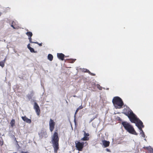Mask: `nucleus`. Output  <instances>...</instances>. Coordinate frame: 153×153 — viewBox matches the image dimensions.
Returning a JSON list of instances; mask_svg holds the SVG:
<instances>
[{
    "mask_svg": "<svg viewBox=\"0 0 153 153\" xmlns=\"http://www.w3.org/2000/svg\"><path fill=\"white\" fill-rule=\"evenodd\" d=\"M126 115L127 116L131 123H135L136 126L139 130H141L144 127L142 122L133 113L131 110L128 111Z\"/></svg>",
    "mask_w": 153,
    "mask_h": 153,
    "instance_id": "nucleus-1",
    "label": "nucleus"
},
{
    "mask_svg": "<svg viewBox=\"0 0 153 153\" xmlns=\"http://www.w3.org/2000/svg\"><path fill=\"white\" fill-rule=\"evenodd\" d=\"M58 131V130L56 129L51 136V141L55 153L57 152L59 149V137Z\"/></svg>",
    "mask_w": 153,
    "mask_h": 153,
    "instance_id": "nucleus-2",
    "label": "nucleus"
},
{
    "mask_svg": "<svg viewBox=\"0 0 153 153\" xmlns=\"http://www.w3.org/2000/svg\"><path fill=\"white\" fill-rule=\"evenodd\" d=\"M122 124L124 128L129 133L136 135H137L133 127L129 123L124 121L122 122Z\"/></svg>",
    "mask_w": 153,
    "mask_h": 153,
    "instance_id": "nucleus-3",
    "label": "nucleus"
},
{
    "mask_svg": "<svg viewBox=\"0 0 153 153\" xmlns=\"http://www.w3.org/2000/svg\"><path fill=\"white\" fill-rule=\"evenodd\" d=\"M112 102L116 108H121L123 105V102L122 99L118 97H114L112 100Z\"/></svg>",
    "mask_w": 153,
    "mask_h": 153,
    "instance_id": "nucleus-4",
    "label": "nucleus"
},
{
    "mask_svg": "<svg viewBox=\"0 0 153 153\" xmlns=\"http://www.w3.org/2000/svg\"><path fill=\"white\" fill-rule=\"evenodd\" d=\"M85 144H86L87 145L88 144V143L86 142L84 143V142H81L77 141H75V147L76 149L79 151H82L84 147Z\"/></svg>",
    "mask_w": 153,
    "mask_h": 153,
    "instance_id": "nucleus-5",
    "label": "nucleus"
},
{
    "mask_svg": "<svg viewBox=\"0 0 153 153\" xmlns=\"http://www.w3.org/2000/svg\"><path fill=\"white\" fill-rule=\"evenodd\" d=\"M55 125V123L53 120L50 119L49 122V129L50 131L52 132L53 130Z\"/></svg>",
    "mask_w": 153,
    "mask_h": 153,
    "instance_id": "nucleus-6",
    "label": "nucleus"
},
{
    "mask_svg": "<svg viewBox=\"0 0 153 153\" xmlns=\"http://www.w3.org/2000/svg\"><path fill=\"white\" fill-rule=\"evenodd\" d=\"M33 107L34 109L35 110L37 114V115L39 116L40 113V110L39 107L36 102H35L34 103Z\"/></svg>",
    "mask_w": 153,
    "mask_h": 153,
    "instance_id": "nucleus-7",
    "label": "nucleus"
},
{
    "mask_svg": "<svg viewBox=\"0 0 153 153\" xmlns=\"http://www.w3.org/2000/svg\"><path fill=\"white\" fill-rule=\"evenodd\" d=\"M84 137L82 138L81 140L82 141H87L89 140V137H88L90 135L88 133H86L85 131H83Z\"/></svg>",
    "mask_w": 153,
    "mask_h": 153,
    "instance_id": "nucleus-8",
    "label": "nucleus"
},
{
    "mask_svg": "<svg viewBox=\"0 0 153 153\" xmlns=\"http://www.w3.org/2000/svg\"><path fill=\"white\" fill-rule=\"evenodd\" d=\"M11 26L14 29H18L19 28L18 22L16 21H13Z\"/></svg>",
    "mask_w": 153,
    "mask_h": 153,
    "instance_id": "nucleus-9",
    "label": "nucleus"
},
{
    "mask_svg": "<svg viewBox=\"0 0 153 153\" xmlns=\"http://www.w3.org/2000/svg\"><path fill=\"white\" fill-rule=\"evenodd\" d=\"M22 120L27 123H31V120L30 119L28 118L26 116H22Z\"/></svg>",
    "mask_w": 153,
    "mask_h": 153,
    "instance_id": "nucleus-10",
    "label": "nucleus"
},
{
    "mask_svg": "<svg viewBox=\"0 0 153 153\" xmlns=\"http://www.w3.org/2000/svg\"><path fill=\"white\" fill-rule=\"evenodd\" d=\"M57 56L58 59L62 60H64V58L65 57V55L62 53H57Z\"/></svg>",
    "mask_w": 153,
    "mask_h": 153,
    "instance_id": "nucleus-11",
    "label": "nucleus"
},
{
    "mask_svg": "<svg viewBox=\"0 0 153 153\" xmlns=\"http://www.w3.org/2000/svg\"><path fill=\"white\" fill-rule=\"evenodd\" d=\"M100 143L102 145L104 148H105V140L104 137L101 138L100 140Z\"/></svg>",
    "mask_w": 153,
    "mask_h": 153,
    "instance_id": "nucleus-12",
    "label": "nucleus"
},
{
    "mask_svg": "<svg viewBox=\"0 0 153 153\" xmlns=\"http://www.w3.org/2000/svg\"><path fill=\"white\" fill-rule=\"evenodd\" d=\"M28 48L30 50V52L32 53H36V51H35L34 50L33 48L30 47V44H29L27 45Z\"/></svg>",
    "mask_w": 153,
    "mask_h": 153,
    "instance_id": "nucleus-13",
    "label": "nucleus"
},
{
    "mask_svg": "<svg viewBox=\"0 0 153 153\" xmlns=\"http://www.w3.org/2000/svg\"><path fill=\"white\" fill-rule=\"evenodd\" d=\"M48 58L50 61H52L53 58V56L52 54H49L48 55Z\"/></svg>",
    "mask_w": 153,
    "mask_h": 153,
    "instance_id": "nucleus-14",
    "label": "nucleus"
},
{
    "mask_svg": "<svg viewBox=\"0 0 153 153\" xmlns=\"http://www.w3.org/2000/svg\"><path fill=\"white\" fill-rule=\"evenodd\" d=\"M15 123V121L14 119H12L11 120L10 124L12 127H13L14 126Z\"/></svg>",
    "mask_w": 153,
    "mask_h": 153,
    "instance_id": "nucleus-15",
    "label": "nucleus"
},
{
    "mask_svg": "<svg viewBox=\"0 0 153 153\" xmlns=\"http://www.w3.org/2000/svg\"><path fill=\"white\" fill-rule=\"evenodd\" d=\"M83 108V107L82 105H80L79 107H78L76 109V112L75 113V115H76L77 112L79 110L82 109Z\"/></svg>",
    "mask_w": 153,
    "mask_h": 153,
    "instance_id": "nucleus-16",
    "label": "nucleus"
},
{
    "mask_svg": "<svg viewBox=\"0 0 153 153\" xmlns=\"http://www.w3.org/2000/svg\"><path fill=\"white\" fill-rule=\"evenodd\" d=\"M26 34L28 36V37H31L32 36V33L31 32H28L26 33Z\"/></svg>",
    "mask_w": 153,
    "mask_h": 153,
    "instance_id": "nucleus-17",
    "label": "nucleus"
},
{
    "mask_svg": "<svg viewBox=\"0 0 153 153\" xmlns=\"http://www.w3.org/2000/svg\"><path fill=\"white\" fill-rule=\"evenodd\" d=\"M140 130V134H141V136L142 137H145V135L142 128H141V130Z\"/></svg>",
    "mask_w": 153,
    "mask_h": 153,
    "instance_id": "nucleus-18",
    "label": "nucleus"
},
{
    "mask_svg": "<svg viewBox=\"0 0 153 153\" xmlns=\"http://www.w3.org/2000/svg\"><path fill=\"white\" fill-rule=\"evenodd\" d=\"M85 72H87L88 73V74L91 76H95V74L91 73L89 70L86 69V71H85Z\"/></svg>",
    "mask_w": 153,
    "mask_h": 153,
    "instance_id": "nucleus-19",
    "label": "nucleus"
},
{
    "mask_svg": "<svg viewBox=\"0 0 153 153\" xmlns=\"http://www.w3.org/2000/svg\"><path fill=\"white\" fill-rule=\"evenodd\" d=\"M0 66L2 67H3L4 66V62H0Z\"/></svg>",
    "mask_w": 153,
    "mask_h": 153,
    "instance_id": "nucleus-20",
    "label": "nucleus"
},
{
    "mask_svg": "<svg viewBox=\"0 0 153 153\" xmlns=\"http://www.w3.org/2000/svg\"><path fill=\"white\" fill-rule=\"evenodd\" d=\"M144 148L145 149L149 151L152 148L151 147L149 146L148 147H144Z\"/></svg>",
    "mask_w": 153,
    "mask_h": 153,
    "instance_id": "nucleus-21",
    "label": "nucleus"
},
{
    "mask_svg": "<svg viewBox=\"0 0 153 153\" xmlns=\"http://www.w3.org/2000/svg\"><path fill=\"white\" fill-rule=\"evenodd\" d=\"M97 88L100 90H102V87L100 86L99 85L97 84Z\"/></svg>",
    "mask_w": 153,
    "mask_h": 153,
    "instance_id": "nucleus-22",
    "label": "nucleus"
},
{
    "mask_svg": "<svg viewBox=\"0 0 153 153\" xmlns=\"http://www.w3.org/2000/svg\"><path fill=\"white\" fill-rule=\"evenodd\" d=\"M110 144L109 141H106V147L108 146Z\"/></svg>",
    "mask_w": 153,
    "mask_h": 153,
    "instance_id": "nucleus-23",
    "label": "nucleus"
},
{
    "mask_svg": "<svg viewBox=\"0 0 153 153\" xmlns=\"http://www.w3.org/2000/svg\"><path fill=\"white\" fill-rule=\"evenodd\" d=\"M28 39L29 40V42L30 43H34V42H33L32 41V38L31 37H28Z\"/></svg>",
    "mask_w": 153,
    "mask_h": 153,
    "instance_id": "nucleus-24",
    "label": "nucleus"
},
{
    "mask_svg": "<svg viewBox=\"0 0 153 153\" xmlns=\"http://www.w3.org/2000/svg\"><path fill=\"white\" fill-rule=\"evenodd\" d=\"M0 144L1 146L3 144V141L2 139L1 140L0 139Z\"/></svg>",
    "mask_w": 153,
    "mask_h": 153,
    "instance_id": "nucleus-25",
    "label": "nucleus"
},
{
    "mask_svg": "<svg viewBox=\"0 0 153 153\" xmlns=\"http://www.w3.org/2000/svg\"><path fill=\"white\" fill-rule=\"evenodd\" d=\"M149 153H153V149L152 148L150 150L148 151Z\"/></svg>",
    "mask_w": 153,
    "mask_h": 153,
    "instance_id": "nucleus-26",
    "label": "nucleus"
},
{
    "mask_svg": "<svg viewBox=\"0 0 153 153\" xmlns=\"http://www.w3.org/2000/svg\"><path fill=\"white\" fill-rule=\"evenodd\" d=\"M34 43L38 44L39 46H42V43H39L38 42H35Z\"/></svg>",
    "mask_w": 153,
    "mask_h": 153,
    "instance_id": "nucleus-27",
    "label": "nucleus"
},
{
    "mask_svg": "<svg viewBox=\"0 0 153 153\" xmlns=\"http://www.w3.org/2000/svg\"><path fill=\"white\" fill-rule=\"evenodd\" d=\"M75 61V60L73 59H70L69 60V62L71 63H73Z\"/></svg>",
    "mask_w": 153,
    "mask_h": 153,
    "instance_id": "nucleus-28",
    "label": "nucleus"
},
{
    "mask_svg": "<svg viewBox=\"0 0 153 153\" xmlns=\"http://www.w3.org/2000/svg\"><path fill=\"white\" fill-rule=\"evenodd\" d=\"M21 153H29V152L27 151V152H24V151H21Z\"/></svg>",
    "mask_w": 153,
    "mask_h": 153,
    "instance_id": "nucleus-29",
    "label": "nucleus"
},
{
    "mask_svg": "<svg viewBox=\"0 0 153 153\" xmlns=\"http://www.w3.org/2000/svg\"><path fill=\"white\" fill-rule=\"evenodd\" d=\"M6 58H5L2 61L4 62V64L5 62L6 61Z\"/></svg>",
    "mask_w": 153,
    "mask_h": 153,
    "instance_id": "nucleus-30",
    "label": "nucleus"
},
{
    "mask_svg": "<svg viewBox=\"0 0 153 153\" xmlns=\"http://www.w3.org/2000/svg\"><path fill=\"white\" fill-rule=\"evenodd\" d=\"M106 151H108V152H110V149H106Z\"/></svg>",
    "mask_w": 153,
    "mask_h": 153,
    "instance_id": "nucleus-31",
    "label": "nucleus"
},
{
    "mask_svg": "<svg viewBox=\"0 0 153 153\" xmlns=\"http://www.w3.org/2000/svg\"><path fill=\"white\" fill-rule=\"evenodd\" d=\"M108 89H109V88H106V90H108Z\"/></svg>",
    "mask_w": 153,
    "mask_h": 153,
    "instance_id": "nucleus-32",
    "label": "nucleus"
},
{
    "mask_svg": "<svg viewBox=\"0 0 153 153\" xmlns=\"http://www.w3.org/2000/svg\"><path fill=\"white\" fill-rule=\"evenodd\" d=\"M17 153L16 152H14V153Z\"/></svg>",
    "mask_w": 153,
    "mask_h": 153,
    "instance_id": "nucleus-33",
    "label": "nucleus"
},
{
    "mask_svg": "<svg viewBox=\"0 0 153 153\" xmlns=\"http://www.w3.org/2000/svg\"><path fill=\"white\" fill-rule=\"evenodd\" d=\"M16 142L17 143V142H17V141L16 140Z\"/></svg>",
    "mask_w": 153,
    "mask_h": 153,
    "instance_id": "nucleus-34",
    "label": "nucleus"
},
{
    "mask_svg": "<svg viewBox=\"0 0 153 153\" xmlns=\"http://www.w3.org/2000/svg\"><path fill=\"white\" fill-rule=\"evenodd\" d=\"M75 96H74V97H75Z\"/></svg>",
    "mask_w": 153,
    "mask_h": 153,
    "instance_id": "nucleus-35",
    "label": "nucleus"
}]
</instances>
